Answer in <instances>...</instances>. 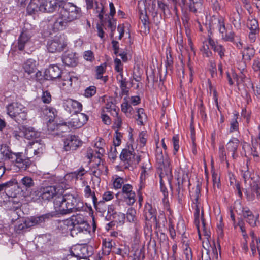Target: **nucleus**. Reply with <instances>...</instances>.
Listing matches in <instances>:
<instances>
[{
  "label": "nucleus",
  "instance_id": "37",
  "mask_svg": "<svg viewBox=\"0 0 260 260\" xmlns=\"http://www.w3.org/2000/svg\"><path fill=\"white\" fill-rule=\"evenodd\" d=\"M70 105L72 108V109L69 110V112L70 113L78 114L82 111V104L76 100H71Z\"/></svg>",
  "mask_w": 260,
  "mask_h": 260
},
{
  "label": "nucleus",
  "instance_id": "60",
  "mask_svg": "<svg viewBox=\"0 0 260 260\" xmlns=\"http://www.w3.org/2000/svg\"><path fill=\"white\" fill-rule=\"evenodd\" d=\"M201 184L198 182L194 188H193V189L194 190L193 194L192 195V197L193 198H200L201 195Z\"/></svg>",
  "mask_w": 260,
  "mask_h": 260
},
{
  "label": "nucleus",
  "instance_id": "6",
  "mask_svg": "<svg viewBox=\"0 0 260 260\" xmlns=\"http://www.w3.org/2000/svg\"><path fill=\"white\" fill-rule=\"evenodd\" d=\"M121 160L124 163L125 169L137 165L140 161V156L137 155L132 146L128 145L123 149L120 155Z\"/></svg>",
  "mask_w": 260,
  "mask_h": 260
},
{
  "label": "nucleus",
  "instance_id": "17",
  "mask_svg": "<svg viewBox=\"0 0 260 260\" xmlns=\"http://www.w3.org/2000/svg\"><path fill=\"white\" fill-rule=\"evenodd\" d=\"M245 194L248 201H253L256 198L259 199L260 198V187L259 185L255 182L253 185L251 184L250 188L246 190Z\"/></svg>",
  "mask_w": 260,
  "mask_h": 260
},
{
  "label": "nucleus",
  "instance_id": "49",
  "mask_svg": "<svg viewBox=\"0 0 260 260\" xmlns=\"http://www.w3.org/2000/svg\"><path fill=\"white\" fill-rule=\"evenodd\" d=\"M41 100L44 103L49 104L52 100L51 95L48 91H43L41 96Z\"/></svg>",
  "mask_w": 260,
  "mask_h": 260
},
{
  "label": "nucleus",
  "instance_id": "58",
  "mask_svg": "<svg viewBox=\"0 0 260 260\" xmlns=\"http://www.w3.org/2000/svg\"><path fill=\"white\" fill-rule=\"evenodd\" d=\"M114 218L120 223H123L125 219V215L124 213L119 212L114 214Z\"/></svg>",
  "mask_w": 260,
  "mask_h": 260
},
{
  "label": "nucleus",
  "instance_id": "3",
  "mask_svg": "<svg viewBox=\"0 0 260 260\" xmlns=\"http://www.w3.org/2000/svg\"><path fill=\"white\" fill-rule=\"evenodd\" d=\"M47 126L48 131L50 132H54L53 134L61 135L64 133H67L70 130L71 125L69 122H66L58 115H53L47 116L46 118Z\"/></svg>",
  "mask_w": 260,
  "mask_h": 260
},
{
  "label": "nucleus",
  "instance_id": "51",
  "mask_svg": "<svg viewBox=\"0 0 260 260\" xmlns=\"http://www.w3.org/2000/svg\"><path fill=\"white\" fill-rule=\"evenodd\" d=\"M96 87L94 86H91L87 88L84 92V95L87 98H90L96 93Z\"/></svg>",
  "mask_w": 260,
  "mask_h": 260
},
{
  "label": "nucleus",
  "instance_id": "1",
  "mask_svg": "<svg viewBox=\"0 0 260 260\" xmlns=\"http://www.w3.org/2000/svg\"><path fill=\"white\" fill-rule=\"evenodd\" d=\"M55 211L58 214L66 215L83 209L84 204L78 197L73 194H60L53 201Z\"/></svg>",
  "mask_w": 260,
  "mask_h": 260
},
{
  "label": "nucleus",
  "instance_id": "20",
  "mask_svg": "<svg viewBox=\"0 0 260 260\" xmlns=\"http://www.w3.org/2000/svg\"><path fill=\"white\" fill-rule=\"evenodd\" d=\"M242 85L244 86V89L243 91L242 92V95L246 100L247 104H249L252 101L249 92L250 91V89H253L254 87L253 83L250 78H246Z\"/></svg>",
  "mask_w": 260,
  "mask_h": 260
},
{
  "label": "nucleus",
  "instance_id": "50",
  "mask_svg": "<svg viewBox=\"0 0 260 260\" xmlns=\"http://www.w3.org/2000/svg\"><path fill=\"white\" fill-rule=\"evenodd\" d=\"M252 146L253 148H252V155L253 156V157L255 159V160L258 161L260 159V156L259 152L256 150V146L259 147V145H257L256 143H255V141L254 142L253 140H252Z\"/></svg>",
  "mask_w": 260,
  "mask_h": 260
},
{
  "label": "nucleus",
  "instance_id": "38",
  "mask_svg": "<svg viewBox=\"0 0 260 260\" xmlns=\"http://www.w3.org/2000/svg\"><path fill=\"white\" fill-rule=\"evenodd\" d=\"M158 8L163 12L165 16H168L171 15L170 7L168 4H165L161 1H157Z\"/></svg>",
  "mask_w": 260,
  "mask_h": 260
},
{
  "label": "nucleus",
  "instance_id": "57",
  "mask_svg": "<svg viewBox=\"0 0 260 260\" xmlns=\"http://www.w3.org/2000/svg\"><path fill=\"white\" fill-rule=\"evenodd\" d=\"M96 5V12L99 13L98 17L99 19L102 20L103 18V11L104 8L102 4H100V6L98 4L97 2H95Z\"/></svg>",
  "mask_w": 260,
  "mask_h": 260
},
{
  "label": "nucleus",
  "instance_id": "56",
  "mask_svg": "<svg viewBox=\"0 0 260 260\" xmlns=\"http://www.w3.org/2000/svg\"><path fill=\"white\" fill-rule=\"evenodd\" d=\"M205 241L203 242V247L204 248V251H202L201 259L202 260H210V257L209 255V250L205 247Z\"/></svg>",
  "mask_w": 260,
  "mask_h": 260
},
{
  "label": "nucleus",
  "instance_id": "35",
  "mask_svg": "<svg viewBox=\"0 0 260 260\" xmlns=\"http://www.w3.org/2000/svg\"><path fill=\"white\" fill-rule=\"evenodd\" d=\"M255 50L251 46H246L242 51V57L246 61L251 60L254 56Z\"/></svg>",
  "mask_w": 260,
  "mask_h": 260
},
{
  "label": "nucleus",
  "instance_id": "12",
  "mask_svg": "<svg viewBox=\"0 0 260 260\" xmlns=\"http://www.w3.org/2000/svg\"><path fill=\"white\" fill-rule=\"evenodd\" d=\"M144 214L146 220L151 221L153 223L155 224L156 226L159 225L160 216H159L158 219H157L156 210L152 208L151 204L149 203L146 204L144 207Z\"/></svg>",
  "mask_w": 260,
  "mask_h": 260
},
{
  "label": "nucleus",
  "instance_id": "48",
  "mask_svg": "<svg viewBox=\"0 0 260 260\" xmlns=\"http://www.w3.org/2000/svg\"><path fill=\"white\" fill-rule=\"evenodd\" d=\"M105 72L104 67L101 65L99 66H98L96 67V76L97 79H103V80L104 82H106L107 81L106 77H103V74Z\"/></svg>",
  "mask_w": 260,
  "mask_h": 260
},
{
  "label": "nucleus",
  "instance_id": "14",
  "mask_svg": "<svg viewBox=\"0 0 260 260\" xmlns=\"http://www.w3.org/2000/svg\"><path fill=\"white\" fill-rule=\"evenodd\" d=\"M242 214L246 222L251 227L257 226V221L258 220L259 215H254L248 207H242Z\"/></svg>",
  "mask_w": 260,
  "mask_h": 260
},
{
  "label": "nucleus",
  "instance_id": "33",
  "mask_svg": "<svg viewBox=\"0 0 260 260\" xmlns=\"http://www.w3.org/2000/svg\"><path fill=\"white\" fill-rule=\"evenodd\" d=\"M241 13L237 12H233L231 14L230 19L234 26L237 28H240L241 26Z\"/></svg>",
  "mask_w": 260,
  "mask_h": 260
},
{
  "label": "nucleus",
  "instance_id": "28",
  "mask_svg": "<svg viewBox=\"0 0 260 260\" xmlns=\"http://www.w3.org/2000/svg\"><path fill=\"white\" fill-rule=\"evenodd\" d=\"M189 11L194 13H202L203 7V0H189Z\"/></svg>",
  "mask_w": 260,
  "mask_h": 260
},
{
  "label": "nucleus",
  "instance_id": "39",
  "mask_svg": "<svg viewBox=\"0 0 260 260\" xmlns=\"http://www.w3.org/2000/svg\"><path fill=\"white\" fill-rule=\"evenodd\" d=\"M247 26L250 31L259 32V25L257 19L252 18H249L247 22Z\"/></svg>",
  "mask_w": 260,
  "mask_h": 260
},
{
  "label": "nucleus",
  "instance_id": "23",
  "mask_svg": "<svg viewBox=\"0 0 260 260\" xmlns=\"http://www.w3.org/2000/svg\"><path fill=\"white\" fill-rule=\"evenodd\" d=\"M208 43L211 46L213 50L218 53L220 58L222 59L224 56L225 49L221 44L218 43L217 42L214 41L211 37L208 39Z\"/></svg>",
  "mask_w": 260,
  "mask_h": 260
},
{
  "label": "nucleus",
  "instance_id": "64",
  "mask_svg": "<svg viewBox=\"0 0 260 260\" xmlns=\"http://www.w3.org/2000/svg\"><path fill=\"white\" fill-rule=\"evenodd\" d=\"M252 68L256 72L260 71V59L259 58H256L253 60Z\"/></svg>",
  "mask_w": 260,
  "mask_h": 260
},
{
  "label": "nucleus",
  "instance_id": "24",
  "mask_svg": "<svg viewBox=\"0 0 260 260\" xmlns=\"http://www.w3.org/2000/svg\"><path fill=\"white\" fill-rule=\"evenodd\" d=\"M25 108L20 103H12L7 107V114H21L24 112Z\"/></svg>",
  "mask_w": 260,
  "mask_h": 260
},
{
  "label": "nucleus",
  "instance_id": "43",
  "mask_svg": "<svg viewBox=\"0 0 260 260\" xmlns=\"http://www.w3.org/2000/svg\"><path fill=\"white\" fill-rule=\"evenodd\" d=\"M32 226L30 221H25L15 226L16 231L20 233L21 231H25L29 227Z\"/></svg>",
  "mask_w": 260,
  "mask_h": 260
},
{
  "label": "nucleus",
  "instance_id": "45",
  "mask_svg": "<svg viewBox=\"0 0 260 260\" xmlns=\"http://www.w3.org/2000/svg\"><path fill=\"white\" fill-rule=\"evenodd\" d=\"M221 0H213L212 2V7L213 11L218 12L219 11L223 9L224 4H222Z\"/></svg>",
  "mask_w": 260,
  "mask_h": 260
},
{
  "label": "nucleus",
  "instance_id": "31",
  "mask_svg": "<svg viewBox=\"0 0 260 260\" xmlns=\"http://www.w3.org/2000/svg\"><path fill=\"white\" fill-rule=\"evenodd\" d=\"M19 184L21 188H24L27 190L28 188L32 187L35 185V183L32 178L26 176L23 177L20 180Z\"/></svg>",
  "mask_w": 260,
  "mask_h": 260
},
{
  "label": "nucleus",
  "instance_id": "10",
  "mask_svg": "<svg viewBox=\"0 0 260 260\" xmlns=\"http://www.w3.org/2000/svg\"><path fill=\"white\" fill-rule=\"evenodd\" d=\"M33 35L31 29L24 27L17 40V47L20 51H23L25 45L29 41Z\"/></svg>",
  "mask_w": 260,
  "mask_h": 260
},
{
  "label": "nucleus",
  "instance_id": "19",
  "mask_svg": "<svg viewBox=\"0 0 260 260\" xmlns=\"http://www.w3.org/2000/svg\"><path fill=\"white\" fill-rule=\"evenodd\" d=\"M88 119V117L87 115H74V117L69 122L72 128H78L82 126Z\"/></svg>",
  "mask_w": 260,
  "mask_h": 260
},
{
  "label": "nucleus",
  "instance_id": "59",
  "mask_svg": "<svg viewBox=\"0 0 260 260\" xmlns=\"http://www.w3.org/2000/svg\"><path fill=\"white\" fill-rule=\"evenodd\" d=\"M219 157L221 161L226 159V152L223 145L220 146L219 148Z\"/></svg>",
  "mask_w": 260,
  "mask_h": 260
},
{
  "label": "nucleus",
  "instance_id": "34",
  "mask_svg": "<svg viewBox=\"0 0 260 260\" xmlns=\"http://www.w3.org/2000/svg\"><path fill=\"white\" fill-rule=\"evenodd\" d=\"M84 196L86 198H92V202L94 205V206L95 208L98 207V199L96 198L95 193L93 191H92L89 185H86L84 189Z\"/></svg>",
  "mask_w": 260,
  "mask_h": 260
},
{
  "label": "nucleus",
  "instance_id": "44",
  "mask_svg": "<svg viewBox=\"0 0 260 260\" xmlns=\"http://www.w3.org/2000/svg\"><path fill=\"white\" fill-rule=\"evenodd\" d=\"M114 194L112 191H107L104 193L102 196V200L100 201L98 203V205L99 204H103L105 202H108L114 198Z\"/></svg>",
  "mask_w": 260,
  "mask_h": 260
},
{
  "label": "nucleus",
  "instance_id": "9",
  "mask_svg": "<svg viewBox=\"0 0 260 260\" xmlns=\"http://www.w3.org/2000/svg\"><path fill=\"white\" fill-rule=\"evenodd\" d=\"M121 195L124 202L129 206L133 205L136 201V194L133 191V186L129 184H124L122 188Z\"/></svg>",
  "mask_w": 260,
  "mask_h": 260
},
{
  "label": "nucleus",
  "instance_id": "47",
  "mask_svg": "<svg viewBox=\"0 0 260 260\" xmlns=\"http://www.w3.org/2000/svg\"><path fill=\"white\" fill-rule=\"evenodd\" d=\"M48 218L49 215L47 214H45L39 217H35L30 220L31 225H34L36 224H40L43 222H44L45 220Z\"/></svg>",
  "mask_w": 260,
  "mask_h": 260
},
{
  "label": "nucleus",
  "instance_id": "30",
  "mask_svg": "<svg viewBox=\"0 0 260 260\" xmlns=\"http://www.w3.org/2000/svg\"><path fill=\"white\" fill-rule=\"evenodd\" d=\"M98 163L97 164V168L93 171V174L96 177H99L102 174L107 173V168L103 163V161L100 158V155L98 156Z\"/></svg>",
  "mask_w": 260,
  "mask_h": 260
},
{
  "label": "nucleus",
  "instance_id": "7",
  "mask_svg": "<svg viewBox=\"0 0 260 260\" xmlns=\"http://www.w3.org/2000/svg\"><path fill=\"white\" fill-rule=\"evenodd\" d=\"M67 44L62 38L56 37L48 41L47 48L51 53L60 52L64 50Z\"/></svg>",
  "mask_w": 260,
  "mask_h": 260
},
{
  "label": "nucleus",
  "instance_id": "29",
  "mask_svg": "<svg viewBox=\"0 0 260 260\" xmlns=\"http://www.w3.org/2000/svg\"><path fill=\"white\" fill-rule=\"evenodd\" d=\"M68 23L59 15V17L54 22L52 29L54 32L62 30L66 27Z\"/></svg>",
  "mask_w": 260,
  "mask_h": 260
},
{
  "label": "nucleus",
  "instance_id": "62",
  "mask_svg": "<svg viewBox=\"0 0 260 260\" xmlns=\"http://www.w3.org/2000/svg\"><path fill=\"white\" fill-rule=\"evenodd\" d=\"M232 5L235 8L236 12L237 13H242L243 9L242 8L240 3L239 1L236 0L233 1L231 2Z\"/></svg>",
  "mask_w": 260,
  "mask_h": 260
},
{
  "label": "nucleus",
  "instance_id": "4",
  "mask_svg": "<svg viewBox=\"0 0 260 260\" xmlns=\"http://www.w3.org/2000/svg\"><path fill=\"white\" fill-rule=\"evenodd\" d=\"M156 160L158 169L160 170L159 177L161 179L166 177L168 180L172 177V169L170 166L169 158L166 152L157 148L156 150Z\"/></svg>",
  "mask_w": 260,
  "mask_h": 260
},
{
  "label": "nucleus",
  "instance_id": "55",
  "mask_svg": "<svg viewBox=\"0 0 260 260\" xmlns=\"http://www.w3.org/2000/svg\"><path fill=\"white\" fill-rule=\"evenodd\" d=\"M122 134L118 132V130L115 131V138L113 140V143L115 146H118L121 143V138Z\"/></svg>",
  "mask_w": 260,
  "mask_h": 260
},
{
  "label": "nucleus",
  "instance_id": "53",
  "mask_svg": "<svg viewBox=\"0 0 260 260\" xmlns=\"http://www.w3.org/2000/svg\"><path fill=\"white\" fill-rule=\"evenodd\" d=\"M184 250V254L185 255V260H192V253L190 247L186 244Z\"/></svg>",
  "mask_w": 260,
  "mask_h": 260
},
{
  "label": "nucleus",
  "instance_id": "42",
  "mask_svg": "<svg viewBox=\"0 0 260 260\" xmlns=\"http://www.w3.org/2000/svg\"><path fill=\"white\" fill-rule=\"evenodd\" d=\"M136 211L132 208H129L126 213L127 220L130 222H134L136 221Z\"/></svg>",
  "mask_w": 260,
  "mask_h": 260
},
{
  "label": "nucleus",
  "instance_id": "13",
  "mask_svg": "<svg viewBox=\"0 0 260 260\" xmlns=\"http://www.w3.org/2000/svg\"><path fill=\"white\" fill-rule=\"evenodd\" d=\"M151 164L148 158H146L141 167V173L140 177L139 189H142L145 186V180L151 173Z\"/></svg>",
  "mask_w": 260,
  "mask_h": 260
},
{
  "label": "nucleus",
  "instance_id": "15",
  "mask_svg": "<svg viewBox=\"0 0 260 260\" xmlns=\"http://www.w3.org/2000/svg\"><path fill=\"white\" fill-rule=\"evenodd\" d=\"M221 39L225 42H230L235 44L239 49H242L243 44L241 42L240 39L237 37L233 31H226L221 36Z\"/></svg>",
  "mask_w": 260,
  "mask_h": 260
},
{
  "label": "nucleus",
  "instance_id": "2",
  "mask_svg": "<svg viewBox=\"0 0 260 260\" xmlns=\"http://www.w3.org/2000/svg\"><path fill=\"white\" fill-rule=\"evenodd\" d=\"M56 0H31L27 7V12L30 14H35L39 12H53L57 7Z\"/></svg>",
  "mask_w": 260,
  "mask_h": 260
},
{
  "label": "nucleus",
  "instance_id": "61",
  "mask_svg": "<svg viewBox=\"0 0 260 260\" xmlns=\"http://www.w3.org/2000/svg\"><path fill=\"white\" fill-rule=\"evenodd\" d=\"M203 53L207 57H209L212 55L211 51L209 50V46L207 44H203L201 48Z\"/></svg>",
  "mask_w": 260,
  "mask_h": 260
},
{
  "label": "nucleus",
  "instance_id": "16",
  "mask_svg": "<svg viewBox=\"0 0 260 260\" xmlns=\"http://www.w3.org/2000/svg\"><path fill=\"white\" fill-rule=\"evenodd\" d=\"M61 74L60 69L56 65H51L45 70L44 78L45 79L53 80L59 78Z\"/></svg>",
  "mask_w": 260,
  "mask_h": 260
},
{
  "label": "nucleus",
  "instance_id": "41",
  "mask_svg": "<svg viewBox=\"0 0 260 260\" xmlns=\"http://www.w3.org/2000/svg\"><path fill=\"white\" fill-rule=\"evenodd\" d=\"M59 15L67 23L74 20V19L73 17H71V14L69 13L68 11L66 10L64 6H63L62 8L60 10Z\"/></svg>",
  "mask_w": 260,
  "mask_h": 260
},
{
  "label": "nucleus",
  "instance_id": "26",
  "mask_svg": "<svg viewBox=\"0 0 260 260\" xmlns=\"http://www.w3.org/2000/svg\"><path fill=\"white\" fill-rule=\"evenodd\" d=\"M62 61L68 66H75L77 63V58L75 53L67 52L63 56Z\"/></svg>",
  "mask_w": 260,
  "mask_h": 260
},
{
  "label": "nucleus",
  "instance_id": "40",
  "mask_svg": "<svg viewBox=\"0 0 260 260\" xmlns=\"http://www.w3.org/2000/svg\"><path fill=\"white\" fill-rule=\"evenodd\" d=\"M60 77L63 81L62 85L67 86H71L73 80L75 79V77L71 76L68 73H63Z\"/></svg>",
  "mask_w": 260,
  "mask_h": 260
},
{
  "label": "nucleus",
  "instance_id": "8",
  "mask_svg": "<svg viewBox=\"0 0 260 260\" xmlns=\"http://www.w3.org/2000/svg\"><path fill=\"white\" fill-rule=\"evenodd\" d=\"M60 194L56 191V188L54 186L42 187L38 191L39 197L43 200L49 201L51 199L54 200Z\"/></svg>",
  "mask_w": 260,
  "mask_h": 260
},
{
  "label": "nucleus",
  "instance_id": "5",
  "mask_svg": "<svg viewBox=\"0 0 260 260\" xmlns=\"http://www.w3.org/2000/svg\"><path fill=\"white\" fill-rule=\"evenodd\" d=\"M68 223H70L72 228L71 229V235L74 237L78 233H89V225L85 217L81 214H76L72 216Z\"/></svg>",
  "mask_w": 260,
  "mask_h": 260
},
{
  "label": "nucleus",
  "instance_id": "18",
  "mask_svg": "<svg viewBox=\"0 0 260 260\" xmlns=\"http://www.w3.org/2000/svg\"><path fill=\"white\" fill-rule=\"evenodd\" d=\"M15 163L16 166L22 170H26L30 165L31 161L28 158H24L23 153H16Z\"/></svg>",
  "mask_w": 260,
  "mask_h": 260
},
{
  "label": "nucleus",
  "instance_id": "46",
  "mask_svg": "<svg viewBox=\"0 0 260 260\" xmlns=\"http://www.w3.org/2000/svg\"><path fill=\"white\" fill-rule=\"evenodd\" d=\"M217 28L218 31L221 35V36L224 32H226V31L228 30V28L225 26V24L223 18H220L218 19L217 23Z\"/></svg>",
  "mask_w": 260,
  "mask_h": 260
},
{
  "label": "nucleus",
  "instance_id": "27",
  "mask_svg": "<svg viewBox=\"0 0 260 260\" xmlns=\"http://www.w3.org/2000/svg\"><path fill=\"white\" fill-rule=\"evenodd\" d=\"M63 6L66 10L68 11L69 13L71 14V17H73L74 20L78 19L80 17V10L75 5L71 3H67Z\"/></svg>",
  "mask_w": 260,
  "mask_h": 260
},
{
  "label": "nucleus",
  "instance_id": "52",
  "mask_svg": "<svg viewBox=\"0 0 260 260\" xmlns=\"http://www.w3.org/2000/svg\"><path fill=\"white\" fill-rule=\"evenodd\" d=\"M84 58L90 62L93 61L94 60V55L93 52L91 50L85 51L83 54Z\"/></svg>",
  "mask_w": 260,
  "mask_h": 260
},
{
  "label": "nucleus",
  "instance_id": "54",
  "mask_svg": "<svg viewBox=\"0 0 260 260\" xmlns=\"http://www.w3.org/2000/svg\"><path fill=\"white\" fill-rule=\"evenodd\" d=\"M124 184V180L123 178L118 177H116L113 182V186L115 189H119L122 187V184Z\"/></svg>",
  "mask_w": 260,
  "mask_h": 260
},
{
  "label": "nucleus",
  "instance_id": "36",
  "mask_svg": "<svg viewBox=\"0 0 260 260\" xmlns=\"http://www.w3.org/2000/svg\"><path fill=\"white\" fill-rule=\"evenodd\" d=\"M23 133L25 137L27 139L36 138L40 136L39 133L35 131L34 128L31 127H23Z\"/></svg>",
  "mask_w": 260,
  "mask_h": 260
},
{
  "label": "nucleus",
  "instance_id": "32",
  "mask_svg": "<svg viewBox=\"0 0 260 260\" xmlns=\"http://www.w3.org/2000/svg\"><path fill=\"white\" fill-rule=\"evenodd\" d=\"M23 68L26 73L31 74L36 70V62L32 59H28L23 64Z\"/></svg>",
  "mask_w": 260,
  "mask_h": 260
},
{
  "label": "nucleus",
  "instance_id": "22",
  "mask_svg": "<svg viewBox=\"0 0 260 260\" xmlns=\"http://www.w3.org/2000/svg\"><path fill=\"white\" fill-rule=\"evenodd\" d=\"M239 145V141L235 138H232L226 144V149L229 152H232V157L234 159L237 156V151Z\"/></svg>",
  "mask_w": 260,
  "mask_h": 260
},
{
  "label": "nucleus",
  "instance_id": "25",
  "mask_svg": "<svg viewBox=\"0 0 260 260\" xmlns=\"http://www.w3.org/2000/svg\"><path fill=\"white\" fill-rule=\"evenodd\" d=\"M241 175L244 180L245 183H248L251 185V181L252 180L251 171L250 170L247 163L241 167Z\"/></svg>",
  "mask_w": 260,
  "mask_h": 260
},
{
  "label": "nucleus",
  "instance_id": "21",
  "mask_svg": "<svg viewBox=\"0 0 260 260\" xmlns=\"http://www.w3.org/2000/svg\"><path fill=\"white\" fill-rule=\"evenodd\" d=\"M72 253L78 258L87 257L89 256L88 249L86 246L78 245L73 247L71 250Z\"/></svg>",
  "mask_w": 260,
  "mask_h": 260
},
{
  "label": "nucleus",
  "instance_id": "11",
  "mask_svg": "<svg viewBox=\"0 0 260 260\" xmlns=\"http://www.w3.org/2000/svg\"><path fill=\"white\" fill-rule=\"evenodd\" d=\"M82 144V141L78 136L69 135L64 141V149L66 151L76 150Z\"/></svg>",
  "mask_w": 260,
  "mask_h": 260
},
{
  "label": "nucleus",
  "instance_id": "63",
  "mask_svg": "<svg viewBox=\"0 0 260 260\" xmlns=\"http://www.w3.org/2000/svg\"><path fill=\"white\" fill-rule=\"evenodd\" d=\"M231 126L230 128V132L232 133L234 131H237L238 129V123L236 118H234L231 122Z\"/></svg>",
  "mask_w": 260,
  "mask_h": 260
}]
</instances>
